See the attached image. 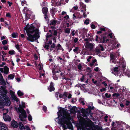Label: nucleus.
<instances>
[{
	"label": "nucleus",
	"mask_w": 130,
	"mask_h": 130,
	"mask_svg": "<svg viewBox=\"0 0 130 130\" xmlns=\"http://www.w3.org/2000/svg\"><path fill=\"white\" fill-rule=\"evenodd\" d=\"M64 108L60 107V110L57 112V118H58V123L62 127L63 130L68 128L73 130V127L70 120L71 119L70 115Z\"/></svg>",
	"instance_id": "1"
},
{
	"label": "nucleus",
	"mask_w": 130,
	"mask_h": 130,
	"mask_svg": "<svg viewBox=\"0 0 130 130\" xmlns=\"http://www.w3.org/2000/svg\"><path fill=\"white\" fill-rule=\"evenodd\" d=\"M29 26L28 23L24 28V29L26 30L28 36L27 40L31 42H33L39 38V30L38 29L35 27L33 24H31L29 27Z\"/></svg>",
	"instance_id": "2"
},
{
	"label": "nucleus",
	"mask_w": 130,
	"mask_h": 130,
	"mask_svg": "<svg viewBox=\"0 0 130 130\" xmlns=\"http://www.w3.org/2000/svg\"><path fill=\"white\" fill-rule=\"evenodd\" d=\"M6 87L1 86L0 88V99H2L0 101V108L4 107V103L6 106H9L11 102L8 96L6 95L8 92L6 89Z\"/></svg>",
	"instance_id": "3"
},
{
	"label": "nucleus",
	"mask_w": 130,
	"mask_h": 130,
	"mask_svg": "<svg viewBox=\"0 0 130 130\" xmlns=\"http://www.w3.org/2000/svg\"><path fill=\"white\" fill-rule=\"evenodd\" d=\"M96 38L95 41L98 42L106 43L107 42H109V40L107 38V37L103 35H100L99 36L98 35L96 36Z\"/></svg>",
	"instance_id": "4"
},
{
	"label": "nucleus",
	"mask_w": 130,
	"mask_h": 130,
	"mask_svg": "<svg viewBox=\"0 0 130 130\" xmlns=\"http://www.w3.org/2000/svg\"><path fill=\"white\" fill-rule=\"evenodd\" d=\"M18 111L21 113L19 115V117L22 121H25L24 119L27 117V116L25 111L23 109H21L18 108Z\"/></svg>",
	"instance_id": "5"
},
{
	"label": "nucleus",
	"mask_w": 130,
	"mask_h": 130,
	"mask_svg": "<svg viewBox=\"0 0 130 130\" xmlns=\"http://www.w3.org/2000/svg\"><path fill=\"white\" fill-rule=\"evenodd\" d=\"M116 123L117 124V126L118 127V130H126L124 129L123 127V125H125L126 128L127 129H128L130 130V126L128 125H124L121 124L119 121H116Z\"/></svg>",
	"instance_id": "6"
},
{
	"label": "nucleus",
	"mask_w": 130,
	"mask_h": 130,
	"mask_svg": "<svg viewBox=\"0 0 130 130\" xmlns=\"http://www.w3.org/2000/svg\"><path fill=\"white\" fill-rule=\"evenodd\" d=\"M120 67L121 68H123V70L124 72L125 69L126 67V63L125 60H124L123 58H121L120 59Z\"/></svg>",
	"instance_id": "7"
},
{
	"label": "nucleus",
	"mask_w": 130,
	"mask_h": 130,
	"mask_svg": "<svg viewBox=\"0 0 130 130\" xmlns=\"http://www.w3.org/2000/svg\"><path fill=\"white\" fill-rule=\"evenodd\" d=\"M99 47H96L95 48V52L97 54H99L101 52V51H103L104 50L103 46L101 45H99Z\"/></svg>",
	"instance_id": "8"
},
{
	"label": "nucleus",
	"mask_w": 130,
	"mask_h": 130,
	"mask_svg": "<svg viewBox=\"0 0 130 130\" xmlns=\"http://www.w3.org/2000/svg\"><path fill=\"white\" fill-rule=\"evenodd\" d=\"M79 5L81 11L83 12L86 11V5L81 2H80Z\"/></svg>",
	"instance_id": "9"
},
{
	"label": "nucleus",
	"mask_w": 130,
	"mask_h": 130,
	"mask_svg": "<svg viewBox=\"0 0 130 130\" xmlns=\"http://www.w3.org/2000/svg\"><path fill=\"white\" fill-rule=\"evenodd\" d=\"M81 111L82 114V116L84 117H86L88 115L89 113L84 108H82L81 110Z\"/></svg>",
	"instance_id": "10"
},
{
	"label": "nucleus",
	"mask_w": 130,
	"mask_h": 130,
	"mask_svg": "<svg viewBox=\"0 0 130 130\" xmlns=\"http://www.w3.org/2000/svg\"><path fill=\"white\" fill-rule=\"evenodd\" d=\"M0 129L1 130H8V128L4 123L0 122Z\"/></svg>",
	"instance_id": "11"
},
{
	"label": "nucleus",
	"mask_w": 130,
	"mask_h": 130,
	"mask_svg": "<svg viewBox=\"0 0 130 130\" xmlns=\"http://www.w3.org/2000/svg\"><path fill=\"white\" fill-rule=\"evenodd\" d=\"M3 118L4 120L6 121H11V118L9 115H6V113H3Z\"/></svg>",
	"instance_id": "12"
},
{
	"label": "nucleus",
	"mask_w": 130,
	"mask_h": 130,
	"mask_svg": "<svg viewBox=\"0 0 130 130\" xmlns=\"http://www.w3.org/2000/svg\"><path fill=\"white\" fill-rule=\"evenodd\" d=\"M67 94L66 92H64L63 94H62L60 93L59 95V97L60 98H62L64 99V101H66V100H67Z\"/></svg>",
	"instance_id": "13"
},
{
	"label": "nucleus",
	"mask_w": 130,
	"mask_h": 130,
	"mask_svg": "<svg viewBox=\"0 0 130 130\" xmlns=\"http://www.w3.org/2000/svg\"><path fill=\"white\" fill-rule=\"evenodd\" d=\"M55 89V88L54 87V84L53 82H51L50 87L48 88V90L50 92H51L52 91H54Z\"/></svg>",
	"instance_id": "14"
},
{
	"label": "nucleus",
	"mask_w": 130,
	"mask_h": 130,
	"mask_svg": "<svg viewBox=\"0 0 130 130\" xmlns=\"http://www.w3.org/2000/svg\"><path fill=\"white\" fill-rule=\"evenodd\" d=\"M11 126L13 127L17 128L18 126V124L16 121L13 120L11 122Z\"/></svg>",
	"instance_id": "15"
},
{
	"label": "nucleus",
	"mask_w": 130,
	"mask_h": 130,
	"mask_svg": "<svg viewBox=\"0 0 130 130\" xmlns=\"http://www.w3.org/2000/svg\"><path fill=\"white\" fill-rule=\"evenodd\" d=\"M57 11V8H52L51 9L50 11V13L51 15L53 17L54 16L55 12Z\"/></svg>",
	"instance_id": "16"
},
{
	"label": "nucleus",
	"mask_w": 130,
	"mask_h": 130,
	"mask_svg": "<svg viewBox=\"0 0 130 130\" xmlns=\"http://www.w3.org/2000/svg\"><path fill=\"white\" fill-rule=\"evenodd\" d=\"M58 22L57 20H52L50 21V22L48 23V25H53L55 26L56 24Z\"/></svg>",
	"instance_id": "17"
},
{
	"label": "nucleus",
	"mask_w": 130,
	"mask_h": 130,
	"mask_svg": "<svg viewBox=\"0 0 130 130\" xmlns=\"http://www.w3.org/2000/svg\"><path fill=\"white\" fill-rule=\"evenodd\" d=\"M94 106H91L90 105H89L88 108H86V110L89 111L90 114L91 112V110H94Z\"/></svg>",
	"instance_id": "18"
},
{
	"label": "nucleus",
	"mask_w": 130,
	"mask_h": 130,
	"mask_svg": "<svg viewBox=\"0 0 130 130\" xmlns=\"http://www.w3.org/2000/svg\"><path fill=\"white\" fill-rule=\"evenodd\" d=\"M52 72L53 74H55L56 73H59V72H61V71L60 70L58 71L57 70L56 67L54 66V68L52 69Z\"/></svg>",
	"instance_id": "19"
},
{
	"label": "nucleus",
	"mask_w": 130,
	"mask_h": 130,
	"mask_svg": "<svg viewBox=\"0 0 130 130\" xmlns=\"http://www.w3.org/2000/svg\"><path fill=\"white\" fill-rule=\"evenodd\" d=\"M4 73L5 74H7L9 72V68L6 66H5L4 68Z\"/></svg>",
	"instance_id": "20"
},
{
	"label": "nucleus",
	"mask_w": 130,
	"mask_h": 130,
	"mask_svg": "<svg viewBox=\"0 0 130 130\" xmlns=\"http://www.w3.org/2000/svg\"><path fill=\"white\" fill-rule=\"evenodd\" d=\"M56 48H57V51L60 50H62V51L64 50V49L63 48L61 45L60 44H58L57 45Z\"/></svg>",
	"instance_id": "21"
},
{
	"label": "nucleus",
	"mask_w": 130,
	"mask_h": 130,
	"mask_svg": "<svg viewBox=\"0 0 130 130\" xmlns=\"http://www.w3.org/2000/svg\"><path fill=\"white\" fill-rule=\"evenodd\" d=\"M42 11L43 13L44 14H47L48 11V8L46 7H43L42 9Z\"/></svg>",
	"instance_id": "22"
},
{
	"label": "nucleus",
	"mask_w": 130,
	"mask_h": 130,
	"mask_svg": "<svg viewBox=\"0 0 130 130\" xmlns=\"http://www.w3.org/2000/svg\"><path fill=\"white\" fill-rule=\"evenodd\" d=\"M87 46L88 48H90V50H92L93 49L94 45L93 44L90 43L87 45Z\"/></svg>",
	"instance_id": "23"
},
{
	"label": "nucleus",
	"mask_w": 130,
	"mask_h": 130,
	"mask_svg": "<svg viewBox=\"0 0 130 130\" xmlns=\"http://www.w3.org/2000/svg\"><path fill=\"white\" fill-rule=\"evenodd\" d=\"M112 95L114 99H116L118 98L120 95V94L119 93H115L112 94Z\"/></svg>",
	"instance_id": "24"
},
{
	"label": "nucleus",
	"mask_w": 130,
	"mask_h": 130,
	"mask_svg": "<svg viewBox=\"0 0 130 130\" xmlns=\"http://www.w3.org/2000/svg\"><path fill=\"white\" fill-rule=\"evenodd\" d=\"M8 54L11 55H13L15 54V51L13 50H10L8 52Z\"/></svg>",
	"instance_id": "25"
},
{
	"label": "nucleus",
	"mask_w": 130,
	"mask_h": 130,
	"mask_svg": "<svg viewBox=\"0 0 130 130\" xmlns=\"http://www.w3.org/2000/svg\"><path fill=\"white\" fill-rule=\"evenodd\" d=\"M0 83L3 85H5L6 84L3 77H2V78H0Z\"/></svg>",
	"instance_id": "26"
},
{
	"label": "nucleus",
	"mask_w": 130,
	"mask_h": 130,
	"mask_svg": "<svg viewBox=\"0 0 130 130\" xmlns=\"http://www.w3.org/2000/svg\"><path fill=\"white\" fill-rule=\"evenodd\" d=\"M15 47L20 53L22 52L21 50H20L19 45L18 44L15 45Z\"/></svg>",
	"instance_id": "27"
},
{
	"label": "nucleus",
	"mask_w": 130,
	"mask_h": 130,
	"mask_svg": "<svg viewBox=\"0 0 130 130\" xmlns=\"http://www.w3.org/2000/svg\"><path fill=\"white\" fill-rule=\"evenodd\" d=\"M18 36V34L17 33L13 32L11 34V37L13 38H16Z\"/></svg>",
	"instance_id": "28"
},
{
	"label": "nucleus",
	"mask_w": 130,
	"mask_h": 130,
	"mask_svg": "<svg viewBox=\"0 0 130 130\" xmlns=\"http://www.w3.org/2000/svg\"><path fill=\"white\" fill-rule=\"evenodd\" d=\"M30 14L28 13H26L25 15V20H27L28 19H29L30 17Z\"/></svg>",
	"instance_id": "29"
},
{
	"label": "nucleus",
	"mask_w": 130,
	"mask_h": 130,
	"mask_svg": "<svg viewBox=\"0 0 130 130\" xmlns=\"http://www.w3.org/2000/svg\"><path fill=\"white\" fill-rule=\"evenodd\" d=\"M18 95L19 96H21L24 94L23 92H21V91L19 90L17 92Z\"/></svg>",
	"instance_id": "30"
},
{
	"label": "nucleus",
	"mask_w": 130,
	"mask_h": 130,
	"mask_svg": "<svg viewBox=\"0 0 130 130\" xmlns=\"http://www.w3.org/2000/svg\"><path fill=\"white\" fill-rule=\"evenodd\" d=\"M53 79L55 80H56L58 79V77L55 74H53Z\"/></svg>",
	"instance_id": "31"
},
{
	"label": "nucleus",
	"mask_w": 130,
	"mask_h": 130,
	"mask_svg": "<svg viewBox=\"0 0 130 130\" xmlns=\"http://www.w3.org/2000/svg\"><path fill=\"white\" fill-rule=\"evenodd\" d=\"M70 29L69 28H67L64 30V32L67 34H69L70 32Z\"/></svg>",
	"instance_id": "32"
},
{
	"label": "nucleus",
	"mask_w": 130,
	"mask_h": 130,
	"mask_svg": "<svg viewBox=\"0 0 130 130\" xmlns=\"http://www.w3.org/2000/svg\"><path fill=\"white\" fill-rule=\"evenodd\" d=\"M89 36H90V38H89V40L91 41L93 40H94V38L93 37V35L91 34H90Z\"/></svg>",
	"instance_id": "33"
},
{
	"label": "nucleus",
	"mask_w": 130,
	"mask_h": 130,
	"mask_svg": "<svg viewBox=\"0 0 130 130\" xmlns=\"http://www.w3.org/2000/svg\"><path fill=\"white\" fill-rule=\"evenodd\" d=\"M14 77V75H13L11 74L8 75V78L10 79H13Z\"/></svg>",
	"instance_id": "34"
},
{
	"label": "nucleus",
	"mask_w": 130,
	"mask_h": 130,
	"mask_svg": "<svg viewBox=\"0 0 130 130\" xmlns=\"http://www.w3.org/2000/svg\"><path fill=\"white\" fill-rule=\"evenodd\" d=\"M79 101L80 103H82V104L83 105H84L85 104L83 99L81 98L79 99Z\"/></svg>",
	"instance_id": "35"
},
{
	"label": "nucleus",
	"mask_w": 130,
	"mask_h": 130,
	"mask_svg": "<svg viewBox=\"0 0 130 130\" xmlns=\"http://www.w3.org/2000/svg\"><path fill=\"white\" fill-rule=\"evenodd\" d=\"M74 108H72L70 109L71 112L72 113H74V112H75V108H76V107L74 106Z\"/></svg>",
	"instance_id": "36"
},
{
	"label": "nucleus",
	"mask_w": 130,
	"mask_h": 130,
	"mask_svg": "<svg viewBox=\"0 0 130 130\" xmlns=\"http://www.w3.org/2000/svg\"><path fill=\"white\" fill-rule=\"evenodd\" d=\"M105 96L106 98H109L110 97L111 95L110 94H108V93H106L105 94Z\"/></svg>",
	"instance_id": "37"
},
{
	"label": "nucleus",
	"mask_w": 130,
	"mask_h": 130,
	"mask_svg": "<svg viewBox=\"0 0 130 130\" xmlns=\"http://www.w3.org/2000/svg\"><path fill=\"white\" fill-rule=\"evenodd\" d=\"M43 46L44 48L46 49L47 50H48L49 49V45L48 44H45Z\"/></svg>",
	"instance_id": "38"
},
{
	"label": "nucleus",
	"mask_w": 130,
	"mask_h": 130,
	"mask_svg": "<svg viewBox=\"0 0 130 130\" xmlns=\"http://www.w3.org/2000/svg\"><path fill=\"white\" fill-rule=\"evenodd\" d=\"M110 56L111 60H114L115 59L114 56L113 54H110Z\"/></svg>",
	"instance_id": "39"
},
{
	"label": "nucleus",
	"mask_w": 130,
	"mask_h": 130,
	"mask_svg": "<svg viewBox=\"0 0 130 130\" xmlns=\"http://www.w3.org/2000/svg\"><path fill=\"white\" fill-rule=\"evenodd\" d=\"M12 98L14 101H15L17 102L18 101L19 99L15 96V95Z\"/></svg>",
	"instance_id": "40"
},
{
	"label": "nucleus",
	"mask_w": 130,
	"mask_h": 130,
	"mask_svg": "<svg viewBox=\"0 0 130 130\" xmlns=\"http://www.w3.org/2000/svg\"><path fill=\"white\" fill-rule=\"evenodd\" d=\"M28 120L29 121H31L32 120V118L31 115L29 114V115L28 116Z\"/></svg>",
	"instance_id": "41"
},
{
	"label": "nucleus",
	"mask_w": 130,
	"mask_h": 130,
	"mask_svg": "<svg viewBox=\"0 0 130 130\" xmlns=\"http://www.w3.org/2000/svg\"><path fill=\"white\" fill-rule=\"evenodd\" d=\"M60 93L59 92H56L55 93V96L57 98V99H58V96H59V95Z\"/></svg>",
	"instance_id": "42"
},
{
	"label": "nucleus",
	"mask_w": 130,
	"mask_h": 130,
	"mask_svg": "<svg viewBox=\"0 0 130 130\" xmlns=\"http://www.w3.org/2000/svg\"><path fill=\"white\" fill-rule=\"evenodd\" d=\"M89 20L88 19H86L85 20V21L84 22V23L86 25H88L89 24Z\"/></svg>",
	"instance_id": "43"
},
{
	"label": "nucleus",
	"mask_w": 130,
	"mask_h": 130,
	"mask_svg": "<svg viewBox=\"0 0 130 130\" xmlns=\"http://www.w3.org/2000/svg\"><path fill=\"white\" fill-rule=\"evenodd\" d=\"M10 95L12 98L15 95L14 93L12 91H10Z\"/></svg>",
	"instance_id": "44"
},
{
	"label": "nucleus",
	"mask_w": 130,
	"mask_h": 130,
	"mask_svg": "<svg viewBox=\"0 0 130 130\" xmlns=\"http://www.w3.org/2000/svg\"><path fill=\"white\" fill-rule=\"evenodd\" d=\"M82 66L80 64H79L77 66V68L79 70L81 71L82 70Z\"/></svg>",
	"instance_id": "45"
},
{
	"label": "nucleus",
	"mask_w": 130,
	"mask_h": 130,
	"mask_svg": "<svg viewBox=\"0 0 130 130\" xmlns=\"http://www.w3.org/2000/svg\"><path fill=\"white\" fill-rule=\"evenodd\" d=\"M79 47H76L75 49L73 50V51L74 52H76L78 50Z\"/></svg>",
	"instance_id": "46"
},
{
	"label": "nucleus",
	"mask_w": 130,
	"mask_h": 130,
	"mask_svg": "<svg viewBox=\"0 0 130 130\" xmlns=\"http://www.w3.org/2000/svg\"><path fill=\"white\" fill-rule=\"evenodd\" d=\"M2 43L3 45H5L7 43V41L6 40H4L2 41Z\"/></svg>",
	"instance_id": "47"
},
{
	"label": "nucleus",
	"mask_w": 130,
	"mask_h": 130,
	"mask_svg": "<svg viewBox=\"0 0 130 130\" xmlns=\"http://www.w3.org/2000/svg\"><path fill=\"white\" fill-rule=\"evenodd\" d=\"M6 17L9 18H11V17L10 13L9 12L7 13L6 14Z\"/></svg>",
	"instance_id": "48"
},
{
	"label": "nucleus",
	"mask_w": 130,
	"mask_h": 130,
	"mask_svg": "<svg viewBox=\"0 0 130 130\" xmlns=\"http://www.w3.org/2000/svg\"><path fill=\"white\" fill-rule=\"evenodd\" d=\"M38 67L39 68V70H42V67L41 66V64H39L38 66Z\"/></svg>",
	"instance_id": "49"
},
{
	"label": "nucleus",
	"mask_w": 130,
	"mask_h": 130,
	"mask_svg": "<svg viewBox=\"0 0 130 130\" xmlns=\"http://www.w3.org/2000/svg\"><path fill=\"white\" fill-rule=\"evenodd\" d=\"M19 127L20 128V129L21 130H23V129H25V127L24 126V125L23 126H20V127Z\"/></svg>",
	"instance_id": "50"
},
{
	"label": "nucleus",
	"mask_w": 130,
	"mask_h": 130,
	"mask_svg": "<svg viewBox=\"0 0 130 130\" xmlns=\"http://www.w3.org/2000/svg\"><path fill=\"white\" fill-rule=\"evenodd\" d=\"M118 67H115L113 68L114 72H118Z\"/></svg>",
	"instance_id": "51"
},
{
	"label": "nucleus",
	"mask_w": 130,
	"mask_h": 130,
	"mask_svg": "<svg viewBox=\"0 0 130 130\" xmlns=\"http://www.w3.org/2000/svg\"><path fill=\"white\" fill-rule=\"evenodd\" d=\"M47 108L45 106H44L43 107V109L44 111H46L47 110Z\"/></svg>",
	"instance_id": "52"
},
{
	"label": "nucleus",
	"mask_w": 130,
	"mask_h": 130,
	"mask_svg": "<svg viewBox=\"0 0 130 130\" xmlns=\"http://www.w3.org/2000/svg\"><path fill=\"white\" fill-rule=\"evenodd\" d=\"M53 35L56 36L57 35V32L56 30H54Z\"/></svg>",
	"instance_id": "53"
},
{
	"label": "nucleus",
	"mask_w": 130,
	"mask_h": 130,
	"mask_svg": "<svg viewBox=\"0 0 130 130\" xmlns=\"http://www.w3.org/2000/svg\"><path fill=\"white\" fill-rule=\"evenodd\" d=\"M127 75V76L128 77H130V72L128 71V72H126L125 73Z\"/></svg>",
	"instance_id": "54"
},
{
	"label": "nucleus",
	"mask_w": 130,
	"mask_h": 130,
	"mask_svg": "<svg viewBox=\"0 0 130 130\" xmlns=\"http://www.w3.org/2000/svg\"><path fill=\"white\" fill-rule=\"evenodd\" d=\"M108 116L107 115L105 116L104 117V120L106 122H107V119L108 118Z\"/></svg>",
	"instance_id": "55"
},
{
	"label": "nucleus",
	"mask_w": 130,
	"mask_h": 130,
	"mask_svg": "<svg viewBox=\"0 0 130 130\" xmlns=\"http://www.w3.org/2000/svg\"><path fill=\"white\" fill-rule=\"evenodd\" d=\"M55 47V44L54 43H53L52 44V45L51 46V47L52 48H54Z\"/></svg>",
	"instance_id": "56"
},
{
	"label": "nucleus",
	"mask_w": 130,
	"mask_h": 130,
	"mask_svg": "<svg viewBox=\"0 0 130 130\" xmlns=\"http://www.w3.org/2000/svg\"><path fill=\"white\" fill-rule=\"evenodd\" d=\"M78 38H76L74 39V42L75 43H76L78 41Z\"/></svg>",
	"instance_id": "57"
},
{
	"label": "nucleus",
	"mask_w": 130,
	"mask_h": 130,
	"mask_svg": "<svg viewBox=\"0 0 130 130\" xmlns=\"http://www.w3.org/2000/svg\"><path fill=\"white\" fill-rule=\"evenodd\" d=\"M91 27L92 29H95L96 27L95 25L93 24L91 25Z\"/></svg>",
	"instance_id": "58"
},
{
	"label": "nucleus",
	"mask_w": 130,
	"mask_h": 130,
	"mask_svg": "<svg viewBox=\"0 0 130 130\" xmlns=\"http://www.w3.org/2000/svg\"><path fill=\"white\" fill-rule=\"evenodd\" d=\"M107 88V87H106V88H102V89H100V91L101 92H102L103 91H105L106 90V88Z\"/></svg>",
	"instance_id": "59"
},
{
	"label": "nucleus",
	"mask_w": 130,
	"mask_h": 130,
	"mask_svg": "<svg viewBox=\"0 0 130 130\" xmlns=\"http://www.w3.org/2000/svg\"><path fill=\"white\" fill-rule=\"evenodd\" d=\"M45 44L46 43L47 44H48H48H49L50 45H51V44H52V41L51 40H49L48 41V43H45Z\"/></svg>",
	"instance_id": "60"
},
{
	"label": "nucleus",
	"mask_w": 130,
	"mask_h": 130,
	"mask_svg": "<svg viewBox=\"0 0 130 130\" xmlns=\"http://www.w3.org/2000/svg\"><path fill=\"white\" fill-rule=\"evenodd\" d=\"M89 40V38H85L84 39V41L86 42V43H87L89 42L88 41Z\"/></svg>",
	"instance_id": "61"
},
{
	"label": "nucleus",
	"mask_w": 130,
	"mask_h": 130,
	"mask_svg": "<svg viewBox=\"0 0 130 130\" xmlns=\"http://www.w3.org/2000/svg\"><path fill=\"white\" fill-rule=\"evenodd\" d=\"M84 77L85 76L84 75H83L82 77L80 78V80L81 82H83V81L84 79Z\"/></svg>",
	"instance_id": "62"
},
{
	"label": "nucleus",
	"mask_w": 130,
	"mask_h": 130,
	"mask_svg": "<svg viewBox=\"0 0 130 130\" xmlns=\"http://www.w3.org/2000/svg\"><path fill=\"white\" fill-rule=\"evenodd\" d=\"M85 11L83 12V16L84 18H86L87 17V15Z\"/></svg>",
	"instance_id": "63"
},
{
	"label": "nucleus",
	"mask_w": 130,
	"mask_h": 130,
	"mask_svg": "<svg viewBox=\"0 0 130 130\" xmlns=\"http://www.w3.org/2000/svg\"><path fill=\"white\" fill-rule=\"evenodd\" d=\"M97 129L98 130H104L102 129V127H100L99 126H97Z\"/></svg>",
	"instance_id": "64"
}]
</instances>
